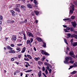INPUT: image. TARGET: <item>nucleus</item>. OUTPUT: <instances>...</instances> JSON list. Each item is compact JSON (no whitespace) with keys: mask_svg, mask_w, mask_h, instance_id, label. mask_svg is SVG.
Wrapping results in <instances>:
<instances>
[{"mask_svg":"<svg viewBox=\"0 0 77 77\" xmlns=\"http://www.w3.org/2000/svg\"><path fill=\"white\" fill-rule=\"evenodd\" d=\"M41 53L42 54H45V55H46V56H49L50 54L48 53L47 52H46L44 50H42L41 51Z\"/></svg>","mask_w":77,"mask_h":77,"instance_id":"obj_2","label":"nucleus"},{"mask_svg":"<svg viewBox=\"0 0 77 77\" xmlns=\"http://www.w3.org/2000/svg\"><path fill=\"white\" fill-rule=\"evenodd\" d=\"M31 14L32 16H34L35 15V13H34V12H32Z\"/></svg>","mask_w":77,"mask_h":77,"instance_id":"obj_46","label":"nucleus"},{"mask_svg":"<svg viewBox=\"0 0 77 77\" xmlns=\"http://www.w3.org/2000/svg\"><path fill=\"white\" fill-rule=\"evenodd\" d=\"M74 37L75 38H76V39H77V35H75L74 36Z\"/></svg>","mask_w":77,"mask_h":77,"instance_id":"obj_62","label":"nucleus"},{"mask_svg":"<svg viewBox=\"0 0 77 77\" xmlns=\"http://www.w3.org/2000/svg\"><path fill=\"white\" fill-rule=\"evenodd\" d=\"M73 67H74V66H70V67L69 68V69H71V68H73Z\"/></svg>","mask_w":77,"mask_h":77,"instance_id":"obj_32","label":"nucleus"},{"mask_svg":"<svg viewBox=\"0 0 77 77\" xmlns=\"http://www.w3.org/2000/svg\"><path fill=\"white\" fill-rule=\"evenodd\" d=\"M34 50H35V51H36V48L34 47Z\"/></svg>","mask_w":77,"mask_h":77,"instance_id":"obj_63","label":"nucleus"},{"mask_svg":"<svg viewBox=\"0 0 77 77\" xmlns=\"http://www.w3.org/2000/svg\"><path fill=\"white\" fill-rule=\"evenodd\" d=\"M35 9H38V6H35Z\"/></svg>","mask_w":77,"mask_h":77,"instance_id":"obj_64","label":"nucleus"},{"mask_svg":"<svg viewBox=\"0 0 77 77\" xmlns=\"http://www.w3.org/2000/svg\"><path fill=\"white\" fill-rule=\"evenodd\" d=\"M26 47H24L23 49H22V50L21 52V53H24L25 52V51H26Z\"/></svg>","mask_w":77,"mask_h":77,"instance_id":"obj_13","label":"nucleus"},{"mask_svg":"<svg viewBox=\"0 0 77 77\" xmlns=\"http://www.w3.org/2000/svg\"><path fill=\"white\" fill-rule=\"evenodd\" d=\"M10 12L12 13V14H13V13H15V11H14L13 10H11L10 11Z\"/></svg>","mask_w":77,"mask_h":77,"instance_id":"obj_48","label":"nucleus"},{"mask_svg":"<svg viewBox=\"0 0 77 77\" xmlns=\"http://www.w3.org/2000/svg\"><path fill=\"white\" fill-rule=\"evenodd\" d=\"M23 39L25 40L26 39V36H23Z\"/></svg>","mask_w":77,"mask_h":77,"instance_id":"obj_58","label":"nucleus"},{"mask_svg":"<svg viewBox=\"0 0 77 77\" xmlns=\"http://www.w3.org/2000/svg\"><path fill=\"white\" fill-rule=\"evenodd\" d=\"M31 43H32L33 41V38H31L30 39Z\"/></svg>","mask_w":77,"mask_h":77,"instance_id":"obj_43","label":"nucleus"},{"mask_svg":"<svg viewBox=\"0 0 77 77\" xmlns=\"http://www.w3.org/2000/svg\"><path fill=\"white\" fill-rule=\"evenodd\" d=\"M7 49H8V50H13V48L9 46H7Z\"/></svg>","mask_w":77,"mask_h":77,"instance_id":"obj_11","label":"nucleus"},{"mask_svg":"<svg viewBox=\"0 0 77 77\" xmlns=\"http://www.w3.org/2000/svg\"><path fill=\"white\" fill-rule=\"evenodd\" d=\"M46 68L47 69H48V70L50 69H49V66H46Z\"/></svg>","mask_w":77,"mask_h":77,"instance_id":"obj_59","label":"nucleus"},{"mask_svg":"<svg viewBox=\"0 0 77 77\" xmlns=\"http://www.w3.org/2000/svg\"><path fill=\"white\" fill-rule=\"evenodd\" d=\"M21 57V55H18V58H20Z\"/></svg>","mask_w":77,"mask_h":77,"instance_id":"obj_54","label":"nucleus"},{"mask_svg":"<svg viewBox=\"0 0 77 77\" xmlns=\"http://www.w3.org/2000/svg\"><path fill=\"white\" fill-rule=\"evenodd\" d=\"M14 75H16L17 74V72H14Z\"/></svg>","mask_w":77,"mask_h":77,"instance_id":"obj_60","label":"nucleus"},{"mask_svg":"<svg viewBox=\"0 0 77 77\" xmlns=\"http://www.w3.org/2000/svg\"><path fill=\"white\" fill-rule=\"evenodd\" d=\"M3 20V17L0 15V20Z\"/></svg>","mask_w":77,"mask_h":77,"instance_id":"obj_39","label":"nucleus"},{"mask_svg":"<svg viewBox=\"0 0 77 77\" xmlns=\"http://www.w3.org/2000/svg\"><path fill=\"white\" fill-rule=\"evenodd\" d=\"M27 19H25L24 20V22H22V23H27Z\"/></svg>","mask_w":77,"mask_h":77,"instance_id":"obj_31","label":"nucleus"},{"mask_svg":"<svg viewBox=\"0 0 77 77\" xmlns=\"http://www.w3.org/2000/svg\"><path fill=\"white\" fill-rule=\"evenodd\" d=\"M73 65L74 68H75V67H76L77 66V62L75 63Z\"/></svg>","mask_w":77,"mask_h":77,"instance_id":"obj_18","label":"nucleus"},{"mask_svg":"<svg viewBox=\"0 0 77 77\" xmlns=\"http://www.w3.org/2000/svg\"><path fill=\"white\" fill-rule=\"evenodd\" d=\"M35 60H36V61H38V60H39L40 59V58L39 57H38L37 58L35 57L34 58Z\"/></svg>","mask_w":77,"mask_h":77,"instance_id":"obj_17","label":"nucleus"},{"mask_svg":"<svg viewBox=\"0 0 77 77\" xmlns=\"http://www.w3.org/2000/svg\"><path fill=\"white\" fill-rule=\"evenodd\" d=\"M44 64L45 65H46L47 66H48V63L46 62L44 63Z\"/></svg>","mask_w":77,"mask_h":77,"instance_id":"obj_45","label":"nucleus"},{"mask_svg":"<svg viewBox=\"0 0 77 77\" xmlns=\"http://www.w3.org/2000/svg\"><path fill=\"white\" fill-rule=\"evenodd\" d=\"M64 41L65 42L66 44H68V43H67V41H66V40L65 39H64Z\"/></svg>","mask_w":77,"mask_h":77,"instance_id":"obj_41","label":"nucleus"},{"mask_svg":"<svg viewBox=\"0 0 77 77\" xmlns=\"http://www.w3.org/2000/svg\"><path fill=\"white\" fill-rule=\"evenodd\" d=\"M15 10L16 11H17V12H20V9L18 8H15Z\"/></svg>","mask_w":77,"mask_h":77,"instance_id":"obj_10","label":"nucleus"},{"mask_svg":"<svg viewBox=\"0 0 77 77\" xmlns=\"http://www.w3.org/2000/svg\"><path fill=\"white\" fill-rule=\"evenodd\" d=\"M15 51L14 50H11V53H15Z\"/></svg>","mask_w":77,"mask_h":77,"instance_id":"obj_50","label":"nucleus"},{"mask_svg":"<svg viewBox=\"0 0 77 77\" xmlns=\"http://www.w3.org/2000/svg\"><path fill=\"white\" fill-rule=\"evenodd\" d=\"M71 23L74 27H76V23H75V22H72Z\"/></svg>","mask_w":77,"mask_h":77,"instance_id":"obj_8","label":"nucleus"},{"mask_svg":"<svg viewBox=\"0 0 77 77\" xmlns=\"http://www.w3.org/2000/svg\"><path fill=\"white\" fill-rule=\"evenodd\" d=\"M20 6H21L20 4H17L16 5V8H20Z\"/></svg>","mask_w":77,"mask_h":77,"instance_id":"obj_19","label":"nucleus"},{"mask_svg":"<svg viewBox=\"0 0 77 77\" xmlns=\"http://www.w3.org/2000/svg\"><path fill=\"white\" fill-rule=\"evenodd\" d=\"M77 72V71H74L73 72H71V74H75Z\"/></svg>","mask_w":77,"mask_h":77,"instance_id":"obj_29","label":"nucleus"},{"mask_svg":"<svg viewBox=\"0 0 77 77\" xmlns=\"http://www.w3.org/2000/svg\"><path fill=\"white\" fill-rule=\"evenodd\" d=\"M71 19H74L75 18V16H72L71 17Z\"/></svg>","mask_w":77,"mask_h":77,"instance_id":"obj_38","label":"nucleus"},{"mask_svg":"<svg viewBox=\"0 0 77 77\" xmlns=\"http://www.w3.org/2000/svg\"><path fill=\"white\" fill-rule=\"evenodd\" d=\"M48 70V71H49V73H51V71H52V70H51V69H49Z\"/></svg>","mask_w":77,"mask_h":77,"instance_id":"obj_36","label":"nucleus"},{"mask_svg":"<svg viewBox=\"0 0 77 77\" xmlns=\"http://www.w3.org/2000/svg\"><path fill=\"white\" fill-rule=\"evenodd\" d=\"M71 5L70 7V11H69V14H72L73 11L74 10V5H72V4L71 3L70 4Z\"/></svg>","mask_w":77,"mask_h":77,"instance_id":"obj_1","label":"nucleus"},{"mask_svg":"<svg viewBox=\"0 0 77 77\" xmlns=\"http://www.w3.org/2000/svg\"><path fill=\"white\" fill-rule=\"evenodd\" d=\"M64 41L65 42L66 44H68V43H67V41H66V40L65 39H64Z\"/></svg>","mask_w":77,"mask_h":77,"instance_id":"obj_40","label":"nucleus"},{"mask_svg":"<svg viewBox=\"0 0 77 77\" xmlns=\"http://www.w3.org/2000/svg\"><path fill=\"white\" fill-rule=\"evenodd\" d=\"M15 23V21L14 20H12L11 21L10 23L11 24H14V23Z\"/></svg>","mask_w":77,"mask_h":77,"instance_id":"obj_27","label":"nucleus"},{"mask_svg":"<svg viewBox=\"0 0 77 77\" xmlns=\"http://www.w3.org/2000/svg\"><path fill=\"white\" fill-rule=\"evenodd\" d=\"M33 3H35V4H36V3H37V2H36V0H34Z\"/></svg>","mask_w":77,"mask_h":77,"instance_id":"obj_34","label":"nucleus"},{"mask_svg":"<svg viewBox=\"0 0 77 77\" xmlns=\"http://www.w3.org/2000/svg\"><path fill=\"white\" fill-rule=\"evenodd\" d=\"M69 54L70 56H71L73 57H75V55H74V52H73V51H70Z\"/></svg>","mask_w":77,"mask_h":77,"instance_id":"obj_6","label":"nucleus"},{"mask_svg":"<svg viewBox=\"0 0 77 77\" xmlns=\"http://www.w3.org/2000/svg\"><path fill=\"white\" fill-rule=\"evenodd\" d=\"M67 38H69L70 36H71V34L69 33H68L67 34Z\"/></svg>","mask_w":77,"mask_h":77,"instance_id":"obj_25","label":"nucleus"},{"mask_svg":"<svg viewBox=\"0 0 77 77\" xmlns=\"http://www.w3.org/2000/svg\"><path fill=\"white\" fill-rule=\"evenodd\" d=\"M7 23H11V20H7Z\"/></svg>","mask_w":77,"mask_h":77,"instance_id":"obj_47","label":"nucleus"},{"mask_svg":"<svg viewBox=\"0 0 77 77\" xmlns=\"http://www.w3.org/2000/svg\"><path fill=\"white\" fill-rule=\"evenodd\" d=\"M32 70L30 69V70H28L26 71V72H32Z\"/></svg>","mask_w":77,"mask_h":77,"instance_id":"obj_24","label":"nucleus"},{"mask_svg":"<svg viewBox=\"0 0 77 77\" xmlns=\"http://www.w3.org/2000/svg\"><path fill=\"white\" fill-rule=\"evenodd\" d=\"M63 21H68V20H69V18H68L63 19Z\"/></svg>","mask_w":77,"mask_h":77,"instance_id":"obj_30","label":"nucleus"},{"mask_svg":"<svg viewBox=\"0 0 77 77\" xmlns=\"http://www.w3.org/2000/svg\"><path fill=\"white\" fill-rule=\"evenodd\" d=\"M21 8L23 10H24V11H26V8L25 7V6L22 5L21 6Z\"/></svg>","mask_w":77,"mask_h":77,"instance_id":"obj_9","label":"nucleus"},{"mask_svg":"<svg viewBox=\"0 0 77 77\" xmlns=\"http://www.w3.org/2000/svg\"><path fill=\"white\" fill-rule=\"evenodd\" d=\"M70 29V28L69 27H67L66 28V29L67 30H69Z\"/></svg>","mask_w":77,"mask_h":77,"instance_id":"obj_56","label":"nucleus"},{"mask_svg":"<svg viewBox=\"0 0 77 77\" xmlns=\"http://www.w3.org/2000/svg\"><path fill=\"white\" fill-rule=\"evenodd\" d=\"M38 64L40 65H42V62L41 61H38Z\"/></svg>","mask_w":77,"mask_h":77,"instance_id":"obj_20","label":"nucleus"},{"mask_svg":"<svg viewBox=\"0 0 77 77\" xmlns=\"http://www.w3.org/2000/svg\"><path fill=\"white\" fill-rule=\"evenodd\" d=\"M45 72L46 74H48V71H47V69H45Z\"/></svg>","mask_w":77,"mask_h":77,"instance_id":"obj_33","label":"nucleus"},{"mask_svg":"<svg viewBox=\"0 0 77 77\" xmlns=\"http://www.w3.org/2000/svg\"><path fill=\"white\" fill-rule=\"evenodd\" d=\"M18 46H21L22 45V44H18L17 45Z\"/></svg>","mask_w":77,"mask_h":77,"instance_id":"obj_57","label":"nucleus"},{"mask_svg":"<svg viewBox=\"0 0 77 77\" xmlns=\"http://www.w3.org/2000/svg\"><path fill=\"white\" fill-rule=\"evenodd\" d=\"M27 56L29 58V59H32V57L30 55L27 54Z\"/></svg>","mask_w":77,"mask_h":77,"instance_id":"obj_21","label":"nucleus"},{"mask_svg":"<svg viewBox=\"0 0 77 77\" xmlns=\"http://www.w3.org/2000/svg\"><path fill=\"white\" fill-rule=\"evenodd\" d=\"M44 59H45V57L43 56L42 58V61H44Z\"/></svg>","mask_w":77,"mask_h":77,"instance_id":"obj_35","label":"nucleus"},{"mask_svg":"<svg viewBox=\"0 0 77 77\" xmlns=\"http://www.w3.org/2000/svg\"><path fill=\"white\" fill-rule=\"evenodd\" d=\"M72 45H73V47H75V46H77V42L73 43Z\"/></svg>","mask_w":77,"mask_h":77,"instance_id":"obj_16","label":"nucleus"},{"mask_svg":"<svg viewBox=\"0 0 77 77\" xmlns=\"http://www.w3.org/2000/svg\"><path fill=\"white\" fill-rule=\"evenodd\" d=\"M42 74V72L41 71H39L38 73V76L39 77H41V74Z\"/></svg>","mask_w":77,"mask_h":77,"instance_id":"obj_12","label":"nucleus"},{"mask_svg":"<svg viewBox=\"0 0 77 77\" xmlns=\"http://www.w3.org/2000/svg\"><path fill=\"white\" fill-rule=\"evenodd\" d=\"M34 12L37 15H38V14H39V11H36V10L34 11Z\"/></svg>","mask_w":77,"mask_h":77,"instance_id":"obj_15","label":"nucleus"},{"mask_svg":"<svg viewBox=\"0 0 77 77\" xmlns=\"http://www.w3.org/2000/svg\"><path fill=\"white\" fill-rule=\"evenodd\" d=\"M42 70H43V71H45V67L44 66H43L42 68Z\"/></svg>","mask_w":77,"mask_h":77,"instance_id":"obj_52","label":"nucleus"},{"mask_svg":"<svg viewBox=\"0 0 77 77\" xmlns=\"http://www.w3.org/2000/svg\"><path fill=\"white\" fill-rule=\"evenodd\" d=\"M17 39V36L15 35H12V37L11 38L12 41H16Z\"/></svg>","mask_w":77,"mask_h":77,"instance_id":"obj_4","label":"nucleus"},{"mask_svg":"<svg viewBox=\"0 0 77 77\" xmlns=\"http://www.w3.org/2000/svg\"><path fill=\"white\" fill-rule=\"evenodd\" d=\"M16 50L17 51H18L20 50V48H16Z\"/></svg>","mask_w":77,"mask_h":77,"instance_id":"obj_42","label":"nucleus"},{"mask_svg":"<svg viewBox=\"0 0 77 77\" xmlns=\"http://www.w3.org/2000/svg\"><path fill=\"white\" fill-rule=\"evenodd\" d=\"M36 39L39 42H41V41H42V39L41 38L38 37H36Z\"/></svg>","mask_w":77,"mask_h":77,"instance_id":"obj_7","label":"nucleus"},{"mask_svg":"<svg viewBox=\"0 0 77 77\" xmlns=\"http://www.w3.org/2000/svg\"><path fill=\"white\" fill-rule=\"evenodd\" d=\"M64 30L65 32H69L68 30H67V29H64Z\"/></svg>","mask_w":77,"mask_h":77,"instance_id":"obj_49","label":"nucleus"},{"mask_svg":"<svg viewBox=\"0 0 77 77\" xmlns=\"http://www.w3.org/2000/svg\"><path fill=\"white\" fill-rule=\"evenodd\" d=\"M14 13H12V16H13V17H14V16H15V14Z\"/></svg>","mask_w":77,"mask_h":77,"instance_id":"obj_53","label":"nucleus"},{"mask_svg":"<svg viewBox=\"0 0 77 77\" xmlns=\"http://www.w3.org/2000/svg\"><path fill=\"white\" fill-rule=\"evenodd\" d=\"M74 30V29L73 28H71L70 29V31H71V32H72Z\"/></svg>","mask_w":77,"mask_h":77,"instance_id":"obj_61","label":"nucleus"},{"mask_svg":"<svg viewBox=\"0 0 77 77\" xmlns=\"http://www.w3.org/2000/svg\"><path fill=\"white\" fill-rule=\"evenodd\" d=\"M24 60H26V61H29V59H28V58H24Z\"/></svg>","mask_w":77,"mask_h":77,"instance_id":"obj_28","label":"nucleus"},{"mask_svg":"<svg viewBox=\"0 0 77 77\" xmlns=\"http://www.w3.org/2000/svg\"><path fill=\"white\" fill-rule=\"evenodd\" d=\"M43 47L45 48L46 47V43L45 42H43Z\"/></svg>","mask_w":77,"mask_h":77,"instance_id":"obj_23","label":"nucleus"},{"mask_svg":"<svg viewBox=\"0 0 77 77\" xmlns=\"http://www.w3.org/2000/svg\"><path fill=\"white\" fill-rule=\"evenodd\" d=\"M10 46H11V47H14V46H15V45H14V44H12L10 45Z\"/></svg>","mask_w":77,"mask_h":77,"instance_id":"obj_37","label":"nucleus"},{"mask_svg":"<svg viewBox=\"0 0 77 77\" xmlns=\"http://www.w3.org/2000/svg\"><path fill=\"white\" fill-rule=\"evenodd\" d=\"M74 62V61L73 60H71L69 61V63H73Z\"/></svg>","mask_w":77,"mask_h":77,"instance_id":"obj_26","label":"nucleus"},{"mask_svg":"<svg viewBox=\"0 0 77 77\" xmlns=\"http://www.w3.org/2000/svg\"><path fill=\"white\" fill-rule=\"evenodd\" d=\"M73 3L75 5L77 6V2H74Z\"/></svg>","mask_w":77,"mask_h":77,"instance_id":"obj_44","label":"nucleus"},{"mask_svg":"<svg viewBox=\"0 0 77 77\" xmlns=\"http://www.w3.org/2000/svg\"><path fill=\"white\" fill-rule=\"evenodd\" d=\"M30 42H30V40L29 39H28L26 41V44H29V43H30Z\"/></svg>","mask_w":77,"mask_h":77,"instance_id":"obj_22","label":"nucleus"},{"mask_svg":"<svg viewBox=\"0 0 77 77\" xmlns=\"http://www.w3.org/2000/svg\"><path fill=\"white\" fill-rule=\"evenodd\" d=\"M14 60H15V59L14 58H11V61H14Z\"/></svg>","mask_w":77,"mask_h":77,"instance_id":"obj_55","label":"nucleus"},{"mask_svg":"<svg viewBox=\"0 0 77 77\" xmlns=\"http://www.w3.org/2000/svg\"><path fill=\"white\" fill-rule=\"evenodd\" d=\"M42 74H43V75H44L45 77H47L46 75H45V73H42Z\"/></svg>","mask_w":77,"mask_h":77,"instance_id":"obj_51","label":"nucleus"},{"mask_svg":"<svg viewBox=\"0 0 77 77\" xmlns=\"http://www.w3.org/2000/svg\"><path fill=\"white\" fill-rule=\"evenodd\" d=\"M69 60V57H66L65 58V60L64 61V62L66 64H69V62H68Z\"/></svg>","mask_w":77,"mask_h":77,"instance_id":"obj_3","label":"nucleus"},{"mask_svg":"<svg viewBox=\"0 0 77 77\" xmlns=\"http://www.w3.org/2000/svg\"><path fill=\"white\" fill-rule=\"evenodd\" d=\"M27 6L29 8H30V9H32V5H31L29 4H27Z\"/></svg>","mask_w":77,"mask_h":77,"instance_id":"obj_14","label":"nucleus"},{"mask_svg":"<svg viewBox=\"0 0 77 77\" xmlns=\"http://www.w3.org/2000/svg\"><path fill=\"white\" fill-rule=\"evenodd\" d=\"M27 34L28 36H30V37H32V38H33V34L31 33V32H28L27 33Z\"/></svg>","mask_w":77,"mask_h":77,"instance_id":"obj_5","label":"nucleus"}]
</instances>
